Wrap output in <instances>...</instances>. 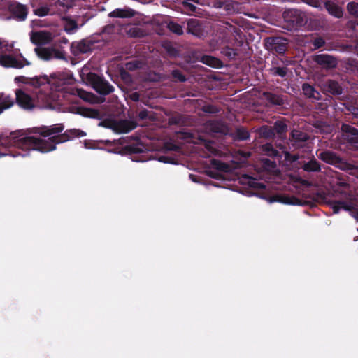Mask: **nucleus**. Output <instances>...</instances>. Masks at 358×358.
Segmentation results:
<instances>
[{
  "label": "nucleus",
  "mask_w": 358,
  "mask_h": 358,
  "mask_svg": "<svg viewBox=\"0 0 358 358\" xmlns=\"http://www.w3.org/2000/svg\"><path fill=\"white\" fill-rule=\"evenodd\" d=\"M313 61L325 70L335 69L338 65V59L329 54H318L312 56Z\"/></svg>",
  "instance_id": "9b49d317"
},
{
  "label": "nucleus",
  "mask_w": 358,
  "mask_h": 358,
  "mask_svg": "<svg viewBox=\"0 0 358 358\" xmlns=\"http://www.w3.org/2000/svg\"><path fill=\"white\" fill-rule=\"evenodd\" d=\"M262 96L273 105L282 106L285 103L282 96L278 94L268 92H264L262 93Z\"/></svg>",
  "instance_id": "393cba45"
},
{
  "label": "nucleus",
  "mask_w": 358,
  "mask_h": 358,
  "mask_svg": "<svg viewBox=\"0 0 358 358\" xmlns=\"http://www.w3.org/2000/svg\"><path fill=\"white\" fill-rule=\"evenodd\" d=\"M211 166L220 171L228 172L230 170V166L227 163H224L219 159H212L210 160Z\"/></svg>",
  "instance_id": "c9c22d12"
},
{
  "label": "nucleus",
  "mask_w": 358,
  "mask_h": 358,
  "mask_svg": "<svg viewBox=\"0 0 358 358\" xmlns=\"http://www.w3.org/2000/svg\"><path fill=\"white\" fill-rule=\"evenodd\" d=\"M347 10L350 15L358 17V3L354 1L348 3Z\"/></svg>",
  "instance_id": "79ce46f5"
},
{
  "label": "nucleus",
  "mask_w": 358,
  "mask_h": 358,
  "mask_svg": "<svg viewBox=\"0 0 358 358\" xmlns=\"http://www.w3.org/2000/svg\"><path fill=\"white\" fill-rule=\"evenodd\" d=\"M302 169L307 172H317L321 169L320 163L314 157L305 162L302 166Z\"/></svg>",
  "instance_id": "cd10ccee"
},
{
  "label": "nucleus",
  "mask_w": 358,
  "mask_h": 358,
  "mask_svg": "<svg viewBox=\"0 0 358 358\" xmlns=\"http://www.w3.org/2000/svg\"><path fill=\"white\" fill-rule=\"evenodd\" d=\"M47 139L35 138L34 136H0V156L7 155L11 147L22 150H38L41 152L52 151L57 143L71 140V136H42Z\"/></svg>",
  "instance_id": "f03ea898"
},
{
  "label": "nucleus",
  "mask_w": 358,
  "mask_h": 358,
  "mask_svg": "<svg viewBox=\"0 0 358 358\" xmlns=\"http://www.w3.org/2000/svg\"><path fill=\"white\" fill-rule=\"evenodd\" d=\"M136 12L129 8H117L108 14L110 17L131 18L136 15Z\"/></svg>",
  "instance_id": "412c9836"
},
{
  "label": "nucleus",
  "mask_w": 358,
  "mask_h": 358,
  "mask_svg": "<svg viewBox=\"0 0 358 358\" xmlns=\"http://www.w3.org/2000/svg\"><path fill=\"white\" fill-rule=\"evenodd\" d=\"M158 136H145L149 141L159 140ZM141 137V136H127L113 141H85V147L90 149H103L106 147L110 152L130 155L157 150V147L154 143H146ZM142 137H145V136H142Z\"/></svg>",
  "instance_id": "f257e3e1"
},
{
  "label": "nucleus",
  "mask_w": 358,
  "mask_h": 358,
  "mask_svg": "<svg viewBox=\"0 0 358 358\" xmlns=\"http://www.w3.org/2000/svg\"><path fill=\"white\" fill-rule=\"evenodd\" d=\"M324 6L330 15L337 18H340L343 16V12L342 8L335 3L331 1H327L325 2Z\"/></svg>",
  "instance_id": "a878e982"
},
{
  "label": "nucleus",
  "mask_w": 358,
  "mask_h": 358,
  "mask_svg": "<svg viewBox=\"0 0 358 358\" xmlns=\"http://www.w3.org/2000/svg\"><path fill=\"white\" fill-rule=\"evenodd\" d=\"M201 62L212 67H220L222 66V62L213 56L204 55L201 57Z\"/></svg>",
  "instance_id": "473e14b6"
},
{
  "label": "nucleus",
  "mask_w": 358,
  "mask_h": 358,
  "mask_svg": "<svg viewBox=\"0 0 358 358\" xmlns=\"http://www.w3.org/2000/svg\"><path fill=\"white\" fill-rule=\"evenodd\" d=\"M148 113L146 109L141 110L138 115V118L141 120L146 119L148 117Z\"/></svg>",
  "instance_id": "0e129e2a"
},
{
  "label": "nucleus",
  "mask_w": 358,
  "mask_h": 358,
  "mask_svg": "<svg viewBox=\"0 0 358 358\" xmlns=\"http://www.w3.org/2000/svg\"><path fill=\"white\" fill-rule=\"evenodd\" d=\"M222 6L228 15L241 13L242 10L241 5L236 1H226L222 3Z\"/></svg>",
  "instance_id": "b1692460"
},
{
  "label": "nucleus",
  "mask_w": 358,
  "mask_h": 358,
  "mask_svg": "<svg viewBox=\"0 0 358 358\" xmlns=\"http://www.w3.org/2000/svg\"><path fill=\"white\" fill-rule=\"evenodd\" d=\"M345 108H346V110L348 112V113L353 115L355 117H358V107L357 106H355L353 105H350V106H347L345 107Z\"/></svg>",
  "instance_id": "4d7b16f0"
},
{
  "label": "nucleus",
  "mask_w": 358,
  "mask_h": 358,
  "mask_svg": "<svg viewBox=\"0 0 358 358\" xmlns=\"http://www.w3.org/2000/svg\"><path fill=\"white\" fill-rule=\"evenodd\" d=\"M287 131V124L285 121L278 120L274 123L273 126L264 125L257 132V134H282Z\"/></svg>",
  "instance_id": "ddd939ff"
},
{
  "label": "nucleus",
  "mask_w": 358,
  "mask_h": 358,
  "mask_svg": "<svg viewBox=\"0 0 358 358\" xmlns=\"http://www.w3.org/2000/svg\"><path fill=\"white\" fill-rule=\"evenodd\" d=\"M166 28L173 34L177 36H182L184 34L183 26L174 21L166 22Z\"/></svg>",
  "instance_id": "c85d7f7f"
},
{
  "label": "nucleus",
  "mask_w": 358,
  "mask_h": 358,
  "mask_svg": "<svg viewBox=\"0 0 358 358\" xmlns=\"http://www.w3.org/2000/svg\"><path fill=\"white\" fill-rule=\"evenodd\" d=\"M120 76L121 79L127 85H131L133 83L131 76L124 69L120 70Z\"/></svg>",
  "instance_id": "c03bdc74"
},
{
  "label": "nucleus",
  "mask_w": 358,
  "mask_h": 358,
  "mask_svg": "<svg viewBox=\"0 0 358 358\" xmlns=\"http://www.w3.org/2000/svg\"><path fill=\"white\" fill-rule=\"evenodd\" d=\"M146 79L151 82H157L161 79V76L155 72H150L148 73Z\"/></svg>",
  "instance_id": "864d4df0"
},
{
  "label": "nucleus",
  "mask_w": 358,
  "mask_h": 358,
  "mask_svg": "<svg viewBox=\"0 0 358 358\" xmlns=\"http://www.w3.org/2000/svg\"><path fill=\"white\" fill-rule=\"evenodd\" d=\"M85 80L101 95H108L114 91V87L108 81L94 73H88Z\"/></svg>",
  "instance_id": "0eeeda50"
},
{
  "label": "nucleus",
  "mask_w": 358,
  "mask_h": 358,
  "mask_svg": "<svg viewBox=\"0 0 358 358\" xmlns=\"http://www.w3.org/2000/svg\"><path fill=\"white\" fill-rule=\"evenodd\" d=\"M9 103H11L12 106L13 105V101L10 98L6 97L0 103V108H2V106H3L4 105H7Z\"/></svg>",
  "instance_id": "774afa93"
},
{
  "label": "nucleus",
  "mask_w": 358,
  "mask_h": 358,
  "mask_svg": "<svg viewBox=\"0 0 358 358\" xmlns=\"http://www.w3.org/2000/svg\"><path fill=\"white\" fill-rule=\"evenodd\" d=\"M163 149L164 150V152H180L182 150V145L171 141H166L164 143Z\"/></svg>",
  "instance_id": "a19ab883"
},
{
  "label": "nucleus",
  "mask_w": 358,
  "mask_h": 358,
  "mask_svg": "<svg viewBox=\"0 0 358 358\" xmlns=\"http://www.w3.org/2000/svg\"><path fill=\"white\" fill-rule=\"evenodd\" d=\"M269 71L273 76H278L284 78L287 76L288 69L286 66H278L275 62L272 63V66L270 68Z\"/></svg>",
  "instance_id": "2f4dec72"
},
{
  "label": "nucleus",
  "mask_w": 358,
  "mask_h": 358,
  "mask_svg": "<svg viewBox=\"0 0 358 358\" xmlns=\"http://www.w3.org/2000/svg\"><path fill=\"white\" fill-rule=\"evenodd\" d=\"M310 139V136H289V140L295 147H302V145Z\"/></svg>",
  "instance_id": "f704fd0d"
},
{
  "label": "nucleus",
  "mask_w": 358,
  "mask_h": 358,
  "mask_svg": "<svg viewBox=\"0 0 358 358\" xmlns=\"http://www.w3.org/2000/svg\"><path fill=\"white\" fill-rule=\"evenodd\" d=\"M234 141H248L250 140V136H234Z\"/></svg>",
  "instance_id": "338daca9"
},
{
  "label": "nucleus",
  "mask_w": 358,
  "mask_h": 358,
  "mask_svg": "<svg viewBox=\"0 0 358 358\" xmlns=\"http://www.w3.org/2000/svg\"><path fill=\"white\" fill-rule=\"evenodd\" d=\"M278 199L276 201L289 205L294 206H304L306 205V202L294 196H288V195H280L277 196Z\"/></svg>",
  "instance_id": "5701e85b"
},
{
  "label": "nucleus",
  "mask_w": 358,
  "mask_h": 358,
  "mask_svg": "<svg viewBox=\"0 0 358 358\" xmlns=\"http://www.w3.org/2000/svg\"><path fill=\"white\" fill-rule=\"evenodd\" d=\"M126 33L132 38H142L147 35L145 29L136 27H128L126 29Z\"/></svg>",
  "instance_id": "bb28decb"
},
{
  "label": "nucleus",
  "mask_w": 358,
  "mask_h": 358,
  "mask_svg": "<svg viewBox=\"0 0 358 358\" xmlns=\"http://www.w3.org/2000/svg\"><path fill=\"white\" fill-rule=\"evenodd\" d=\"M171 75L174 78V81H179L183 83L187 80L186 77L178 69L173 70L171 72Z\"/></svg>",
  "instance_id": "49530a36"
},
{
  "label": "nucleus",
  "mask_w": 358,
  "mask_h": 358,
  "mask_svg": "<svg viewBox=\"0 0 358 358\" xmlns=\"http://www.w3.org/2000/svg\"><path fill=\"white\" fill-rule=\"evenodd\" d=\"M50 83V79L47 76H36L31 78L29 85L34 87H40L41 86Z\"/></svg>",
  "instance_id": "72a5a7b5"
},
{
  "label": "nucleus",
  "mask_w": 358,
  "mask_h": 358,
  "mask_svg": "<svg viewBox=\"0 0 358 358\" xmlns=\"http://www.w3.org/2000/svg\"><path fill=\"white\" fill-rule=\"evenodd\" d=\"M346 70L358 72V60L354 58H347L343 61Z\"/></svg>",
  "instance_id": "ea45409f"
},
{
  "label": "nucleus",
  "mask_w": 358,
  "mask_h": 358,
  "mask_svg": "<svg viewBox=\"0 0 358 358\" xmlns=\"http://www.w3.org/2000/svg\"><path fill=\"white\" fill-rule=\"evenodd\" d=\"M74 95L79 96L83 101L90 103H96L98 102V97L92 92H87L80 88H76L73 93Z\"/></svg>",
  "instance_id": "4be33fe9"
},
{
  "label": "nucleus",
  "mask_w": 358,
  "mask_h": 358,
  "mask_svg": "<svg viewBox=\"0 0 358 358\" xmlns=\"http://www.w3.org/2000/svg\"><path fill=\"white\" fill-rule=\"evenodd\" d=\"M158 160L163 163L175 164V159L169 156H160Z\"/></svg>",
  "instance_id": "13d9d810"
},
{
  "label": "nucleus",
  "mask_w": 358,
  "mask_h": 358,
  "mask_svg": "<svg viewBox=\"0 0 358 358\" xmlns=\"http://www.w3.org/2000/svg\"><path fill=\"white\" fill-rule=\"evenodd\" d=\"M145 66L144 61L141 59H134L125 64V67L128 71H135L142 69Z\"/></svg>",
  "instance_id": "4c0bfd02"
},
{
  "label": "nucleus",
  "mask_w": 358,
  "mask_h": 358,
  "mask_svg": "<svg viewBox=\"0 0 358 358\" xmlns=\"http://www.w3.org/2000/svg\"><path fill=\"white\" fill-rule=\"evenodd\" d=\"M30 80H31V78H27V77H24V76H17V77H16L15 78V82L22 83L28 84V85H29Z\"/></svg>",
  "instance_id": "052dcab7"
},
{
  "label": "nucleus",
  "mask_w": 358,
  "mask_h": 358,
  "mask_svg": "<svg viewBox=\"0 0 358 358\" xmlns=\"http://www.w3.org/2000/svg\"><path fill=\"white\" fill-rule=\"evenodd\" d=\"M264 45L267 50L282 55L287 50L288 41L282 37H268Z\"/></svg>",
  "instance_id": "1a4fd4ad"
},
{
  "label": "nucleus",
  "mask_w": 358,
  "mask_h": 358,
  "mask_svg": "<svg viewBox=\"0 0 358 358\" xmlns=\"http://www.w3.org/2000/svg\"><path fill=\"white\" fill-rule=\"evenodd\" d=\"M185 117L181 115L173 116L169 119V123L171 124L181 125L185 123Z\"/></svg>",
  "instance_id": "8fccbe9b"
},
{
  "label": "nucleus",
  "mask_w": 358,
  "mask_h": 358,
  "mask_svg": "<svg viewBox=\"0 0 358 358\" xmlns=\"http://www.w3.org/2000/svg\"><path fill=\"white\" fill-rule=\"evenodd\" d=\"M50 8L46 6H41L34 10V13L38 17H44L50 13Z\"/></svg>",
  "instance_id": "37998d69"
},
{
  "label": "nucleus",
  "mask_w": 358,
  "mask_h": 358,
  "mask_svg": "<svg viewBox=\"0 0 358 358\" xmlns=\"http://www.w3.org/2000/svg\"><path fill=\"white\" fill-rule=\"evenodd\" d=\"M115 29V26L113 24H109L103 27V33H106L108 34H110L113 33Z\"/></svg>",
  "instance_id": "680f3d73"
},
{
  "label": "nucleus",
  "mask_w": 358,
  "mask_h": 358,
  "mask_svg": "<svg viewBox=\"0 0 358 358\" xmlns=\"http://www.w3.org/2000/svg\"><path fill=\"white\" fill-rule=\"evenodd\" d=\"M20 57H22V60H19L10 55H4L0 57V64L5 67H13L15 69H22L24 66H29L31 63L24 58L22 55Z\"/></svg>",
  "instance_id": "4468645a"
},
{
  "label": "nucleus",
  "mask_w": 358,
  "mask_h": 358,
  "mask_svg": "<svg viewBox=\"0 0 358 358\" xmlns=\"http://www.w3.org/2000/svg\"><path fill=\"white\" fill-rule=\"evenodd\" d=\"M202 110L207 113H215L217 112V109L213 105H206L202 107Z\"/></svg>",
  "instance_id": "6e6d98bb"
},
{
  "label": "nucleus",
  "mask_w": 358,
  "mask_h": 358,
  "mask_svg": "<svg viewBox=\"0 0 358 358\" xmlns=\"http://www.w3.org/2000/svg\"><path fill=\"white\" fill-rule=\"evenodd\" d=\"M248 184L250 187L257 188L259 189H264L266 187L264 184L259 182L254 179H252L250 181H249Z\"/></svg>",
  "instance_id": "5fc2aeb1"
},
{
  "label": "nucleus",
  "mask_w": 358,
  "mask_h": 358,
  "mask_svg": "<svg viewBox=\"0 0 358 358\" xmlns=\"http://www.w3.org/2000/svg\"><path fill=\"white\" fill-rule=\"evenodd\" d=\"M30 41L37 47H43L52 42V35L47 31H32L30 35Z\"/></svg>",
  "instance_id": "2eb2a0df"
},
{
  "label": "nucleus",
  "mask_w": 358,
  "mask_h": 358,
  "mask_svg": "<svg viewBox=\"0 0 358 358\" xmlns=\"http://www.w3.org/2000/svg\"><path fill=\"white\" fill-rule=\"evenodd\" d=\"M16 102L25 110H32L35 106L33 99L23 90L18 89L15 91Z\"/></svg>",
  "instance_id": "dca6fc26"
},
{
  "label": "nucleus",
  "mask_w": 358,
  "mask_h": 358,
  "mask_svg": "<svg viewBox=\"0 0 358 358\" xmlns=\"http://www.w3.org/2000/svg\"><path fill=\"white\" fill-rule=\"evenodd\" d=\"M78 113L84 117L91 118H99L100 115V113L98 110L84 107L78 108Z\"/></svg>",
  "instance_id": "7c9ffc66"
},
{
  "label": "nucleus",
  "mask_w": 358,
  "mask_h": 358,
  "mask_svg": "<svg viewBox=\"0 0 358 358\" xmlns=\"http://www.w3.org/2000/svg\"><path fill=\"white\" fill-rule=\"evenodd\" d=\"M317 127L320 129V132L321 133H331V129L329 126L325 125L322 122H319L317 125Z\"/></svg>",
  "instance_id": "bf43d9fd"
},
{
  "label": "nucleus",
  "mask_w": 358,
  "mask_h": 358,
  "mask_svg": "<svg viewBox=\"0 0 358 358\" xmlns=\"http://www.w3.org/2000/svg\"><path fill=\"white\" fill-rule=\"evenodd\" d=\"M332 190L335 199L327 201L324 193H317V196L324 202H326L332 209L334 214L340 210L348 211L358 221V208H357V199L352 192V186L345 178H338L332 186Z\"/></svg>",
  "instance_id": "7ed1b4c3"
},
{
  "label": "nucleus",
  "mask_w": 358,
  "mask_h": 358,
  "mask_svg": "<svg viewBox=\"0 0 358 358\" xmlns=\"http://www.w3.org/2000/svg\"><path fill=\"white\" fill-rule=\"evenodd\" d=\"M341 138L347 140L350 145L358 149V136H341ZM320 158L329 164H341L340 168L342 170L349 172L350 174L355 175L358 178V166L350 163L342 162L341 159L333 152H322Z\"/></svg>",
  "instance_id": "20e7f679"
},
{
  "label": "nucleus",
  "mask_w": 358,
  "mask_h": 358,
  "mask_svg": "<svg viewBox=\"0 0 358 358\" xmlns=\"http://www.w3.org/2000/svg\"><path fill=\"white\" fill-rule=\"evenodd\" d=\"M129 97L134 101H138L140 99V94L138 92H134L129 94Z\"/></svg>",
  "instance_id": "69168bd1"
},
{
  "label": "nucleus",
  "mask_w": 358,
  "mask_h": 358,
  "mask_svg": "<svg viewBox=\"0 0 358 358\" xmlns=\"http://www.w3.org/2000/svg\"><path fill=\"white\" fill-rule=\"evenodd\" d=\"M164 48L171 57H176L178 55V50L171 44L165 45Z\"/></svg>",
  "instance_id": "603ef678"
},
{
  "label": "nucleus",
  "mask_w": 358,
  "mask_h": 358,
  "mask_svg": "<svg viewBox=\"0 0 358 358\" xmlns=\"http://www.w3.org/2000/svg\"><path fill=\"white\" fill-rule=\"evenodd\" d=\"M62 20L65 22L64 30L68 33H72L78 27L77 22L68 17H63Z\"/></svg>",
  "instance_id": "e433bc0d"
},
{
  "label": "nucleus",
  "mask_w": 358,
  "mask_h": 358,
  "mask_svg": "<svg viewBox=\"0 0 358 358\" xmlns=\"http://www.w3.org/2000/svg\"><path fill=\"white\" fill-rule=\"evenodd\" d=\"M94 44V41L86 38L77 43H73L71 48L75 50L73 52L75 55L87 53L92 50Z\"/></svg>",
  "instance_id": "f3484780"
},
{
  "label": "nucleus",
  "mask_w": 358,
  "mask_h": 358,
  "mask_svg": "<svg viewBox=\"0 0 358 358\" xmlns=\"http://www.w3.org/2000/svg\"><path fill=\"white\" fill-rule=\"evenodd\" d=\"M314 50L322 48L325 45V41L322 37H316L312 41Z\"/></svg>",
  "instance_id": "3c124183"
},
{
  "label": "nucleus",
  "mask_w": 358,
  "mask_h": 358,
  "mask_svg": "<svg viewBox=\"0 0 358 358\" xmlns=\"http://www.w3.org/2000/svg\"><path fill=\"white\" fill-rule=\"evenodd\" d=\"M36 55L41 59L48 61L52 58L59 59H66L64 52L52 47H36L34 48Z\"/></svg>",
  "instance_id": "9d476101"
},
{
  "label": "nucleus",
  "mask_w": 358,
  "mask_h": 358,
  "mask_svg": "<svg viewBox=\"0 0 358 358\" xmlns=\"http://www.w3.org/2000/svg\"><path fill=\"white\" fill-rule=\"evenodd\" d=\"M207 132L220 134H227V127L220 121H208L206 124Z\"/></svg>",
  "instance_id": "a211bd4d"
},
{
  "label": "nucleus",
  "mask_w": 358,
  "mask_h": 358,
  "mask_svg": "<svg viewBox=\"0 0 358 358\" xmlns=\"http://www.w3.org/2000/svg\"><path fill=\"white\" fill-rule=\"evenodd\" d=\"M222 53L224 54L226 57H229V59H234L237 55V53L236 52L235 50L228 46L222 49Z\"/></svg>",
  "instance_id": "09e8293b"
},
{
  "label": "nucleus",
  "mask_w": 358,
  "mask_h": 358,
  "mask_svg": "<svg viewBox=\"0 0 358 358\" xmlns=\"http://www.w3.org/2000/svg\"><path fill=\"white\" fill-rule=\"evenodd\" d=\"M191 2L195 3H199L198 0H183L182 4L185 8H186L187 9H188L189 10H190L192 12L195 13V12H196L197 7L196 6H194L193 3H192Z\"/></svg>",
  "instance_id": "a18cd8bd"
},
{
  "label": "nucleus",
  "mask_w": 358,
  "mask_h": 358,
  "mask_svg": "<svg viewBox=\"0 0 358 358\" xmlns=\"http://www.w3.org/2000/svg\"><path fill=\"white\" fill-rule=\"evenodd\" d=\"M302 90L305 96L308 98H313L315 99H320V93L315 90V88L308 83H304L302 85Z\"/></svg>",
  "instance_id": "c756f323"
},
{
  "label": "nucleus",
  "mask_w": 358,
  "mask_h": 358,
  "mask_svg": "<svg viewBox=\"0 0 358 358\" xmlns=\"http://www.w3.org/2000/svg\"><path fill=\"white\" fill-rule=\"evenodd\" d=\"M323 90L334 94L340 95L343 93V88L338 82L334 80H327L322 85Z\"/></svg>",
  "instance_id": "aec40b11"
},
{
  "label": "nucleus",
  "mask_w": 358,
  "mask_h": 358,
  "mask_svg": "<svg viewBox=\"0 0 358 358\" xmlns=\"http://www.w3.org/2000/svg\"><path fill=\"white\" fill-rule=\"evenodd\" d=\"M284 28L289 30H296L306 25L308 22L306 14L300 10L288 9L283 12Z\"/></svg>",
  "instance_id": "39448f33"
},
{
  "label": "nucleus",
  "mask_w": 358,
  "mask_h": 358,
  "mask_svg": "<svg viewBox=\"0 0 358 358\" xmlns=\"http://www.w3.org/2000/svg\"><path fill=\"white\" fill-rule=\"evenodd\" d=\"M301 1L313 7H319L320 6V2L318 0H301Z\"/></svg>",
  "instance_id": "e2e57ef3"
},
{
  "label": "nucleus",
  "mask_w": 358,
  "mask_h": 358,
  "mask_svg": "<svg viewBox=\"0 0 358 358\" xmlns=\"http://www.w3.org/2000/svg\"><path fill=\"white\" fill-rule=\"evenodd\" d=\"M205 23L195 18L187 20V33L193 35L198 38H203L206 36Z\"/></svg>",
  "instance_id": "f8f14e48"
},
{
  "label": "nucleus",
  "mask_w": 358,
  "mask_h": 358,
  "mask_svg": "<svg viewBox=\"0 0 358 358\" xmlns=\"http://www.w3.org/2000/svg\"><path fill=\"white\" fill-rule=\"evenodd\" d=\"M10 10L17 20L22 21L26 19L28 13L27 6L19 3L10 5Z\"/></svg>",
  "instance_id": "6ab92c4d"
},
{
  "label": "nucleus",
  "mask_w": 358,
  "mask_h": 358,
  "mask_svg": "<svg viewBox=\"0 0 358 358\" xmlns=\"http://www.w3.org/2000/svg\"><path fill=\"white\" fill-rule=\"evenodd\" d=\"M99 126L112 129L116 133H128L137 127L133 120L108 118L99 123Z\"/></svg>",
  "instance_id": "423d86ee"
},
{
  "label": "nucleus",
  "mask_w": 358,
  "mask_h": 358,
  "mask_svg": "<svg viewBox=\"0 0 358 358\" xmlns=\"http://www.w3.org/2000/svg\"><path fill=\"white\" fill-rule=\"evenodd\" d=\"M204 148L206 150V155L205 157H210L211 155H217L219 150L215 147V143L211 141H205Z\"/></svg>",
  "instance_id": "58836bf2"
},
{
  "label": "nucleus",
  "mask_w": 358,
  "mask_h": 358,
  "mask_svg": "<svg viewBox=\"0 0 358 358\" xmlns=\"http://www.w3.org/2000/svg\"><path fill=\"white\" fill-rule=\"evenodd\" d=\"M64 130V126L62 124H57L51 127H36L27 130H18L12 131L10 134H17L16 132L20 133V134H56L61 133Z\"/></svg>",
  "instance_id": "6e6552de"
},
{
  "label": "nucleus",
  "mask_w": 358,
  "mask_h": 358,
  "mask_svg": "<svg viewBox=\"0 0 358 358\" xmlns=\"http://www.w3.org/2000/svg\"><path fill=\"white\" fill-rule=\"evenodd\" d=\"M341 130L347 134H358V130L347 124H342Z\"/></svg>",
  "instance_id": "de8ad7c7"
}]
</instances>
